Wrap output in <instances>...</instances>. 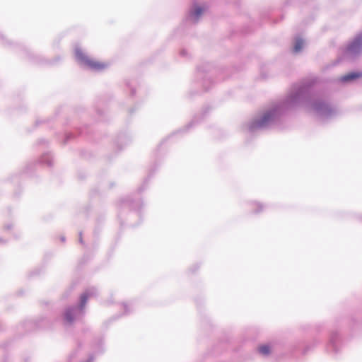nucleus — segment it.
Returning a JSON list of instances; mask_svg holds the SVG:
<instances>
[{
	"instance_id": "1",
	"label": "nucleus",
	"mask_w": 362,
	"mask_h": 362,
	"mask_svg": "<svg viewBox=\"0 0 362 362\" xmlns=\"http://www.w3.org/2000/svg\"><path fill=\"white\" fill-rule=\"evenodd\" d=\"M76 56L78 60L90 69L99 71L107 67V64L105 63L89 58L81 50H77L76 52Z\"/></svg>"
},
{
	"instance_id": "2",
	"label": "nucleus",
	"mask_w": 362,
	"mask_h": 362,
	"mask_svg": "<svg viewBox=\"0 0 362 362\" xmlns=\"http://www.w3.org/2000/svg\"><path fill=\"white\" fill-rule=\"evenodd\" d=\"M362 77V72H352V73H349L344 76H342L341 78V80L343 81H352V80H355L356 78H359Z\"/></svg>"
},
{
	"instance_id": "3",
	"label": "nucleus",
	"mask_w": 362,
	"mask_h": 362,
	"mask_svg": "<svg viewBox=\"0 0 362 362\" xmlns=\"http://www.w3.org/2000/svg\"><path fill=\"white\" fill-rule=\"evenodd\" d=\"M90 296V293H88V292H86V293H83L81 296L80 308L81 310L83 309V308L85 307V305L86 304V302H87V300H88V298H89Z\"/></svg>"
},
{
	"instance_id": "4",
	"label": "nucleus",
	"mask_w": 362,
	"mask_h": 362,
	"mask_svg": "<svg viewBox=\"0 0 362 362\" xmlns=\"http://www.w3.org/2000/svg\"><path fill=\"white\" fill-rule=\"evenodd\" d=\"M258 351L262 355H268L270 353V348L268 345H261L258 347Z\"/></svg>"
},
{
	"instance_id": "5",
	"label": "nucleus",
	"mask_w": 362,
	"mask_h": 362,
	"mask_svg": "<svg viewBox=\"0 0 362 362\" xmlns=\"http://www.w3.org/2000/svg\"><path fill=\"white\" fill-rule=\"evenodd\" d=\"M64 318L65 320L69 322H71L74 320L73 317V313L71 310H67L64 314Z\"/></svg>"
},
{
	"instance_id": "6",
	"label": "nucleus",
	"mask_w": 362,
	"mask_h": 362,
	"mask_svg": "<svg viewBox=\"0 0 362 362\" xmlns=\"http://www.w3.org/2000/svg\"><path fill=\"white\" fill-rule=\"evenodd\" d=\"M303 46V42L301 40H296L294 46V50L295 52H299Z\"/></svg>"
},
{
	"instance_id": "7",
	"label": "nucleus",
	"mask_w": 362,
	"mask_h": 362,
	"mask_svg": "<svg viewBox=\"0 0 362 362\" xmlns=\"http://www.w3.org/2000/svg\"><path fill=\"white\" fill-rule=\"evenodd\" d=\"M355 45H362V37L360 36V37H358L355 41L353 42V44L351 45L350 48L352 49L353 47Z\"/></svg>"
},
{
	"instance_id": "8",
	"label": "nucleus",
	"mask_w": 362,
	"mask_h": 362,
	"mask_svg": "<svg viewBox=\"0 0 362 362\" xmlns=\"http://www.w3.org/2000/svg\"><path fill=\"white\" fill-rule=\"evenodd\" d=\"M202 12H203V9L200 7H197L194 11V15L197 18H198L202 14Z\"/></svg>"
},
{
	"instance_id": "9",
	"label": "nucleus",
	"mask_w": 362,
	"mask_h": 362,
	"mask_svg": "<svg viewBox=\"0 0 362 362\" xmlns=\"http://www.w3.org/2000/svg\"><path fill=\"white\" fill-rule=\"evenodd\" d=\"M258 204H255L254 206H258Z\"/></svg>"
}]
</instances>
